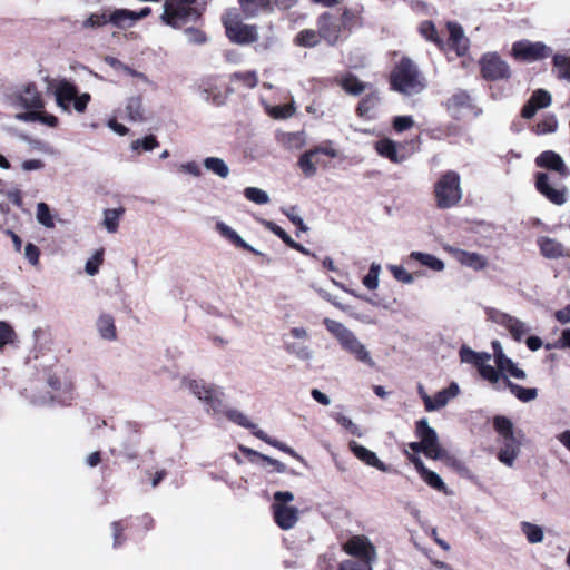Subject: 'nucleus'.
Masks as SVG:
<instances>
[{
    "label": "nucleus",
    "instance_id": "obj_62",
    "mask_svg": "<svg viewBox=\"0 0 570 570\" xmlns=\"http://www.w3.org/2000/svg\"><path fill=\"white\" fill-rule=\"evenodd\" d=\"M379 98L374 94L367 95L357 107V112L360 116H367L370 111L376 106Z\"/></svg>",
    "mask_w": 570,
    "mask_h": 570
},
{
    "label": "nucleus",
    "instance_id": "obj_58",
    "mask_svg": "<svg viewBox=\"0 0 570 570\" xmlns=\"http://www.w3.org/2000/svg\"><path fill=\"white\" fill-rule=\"evenodd\" d=\"M558 129V120L554 116H549L535 126L537 135H546L554 132Z\"/></svg>",
    "mask_w": 570,
    "mask_h": 570
},
{
    "label": "nucleus",
    "instance_id": "obj_47",
    "mask_svg": "<svg viewBox=\"0 0 570 570\" xmlns=\"http://www.w3.org/2000/svg\"><path fill=\"white\" fill-rule=\"evenodd\" d=\"M37 222L46 228L55 227V219L49 206L46 203H38L36 210Z\"/></svg>",
    "mask_w": 570,
    "mask_h": 570
},
{
    "label": "nucleus",
    "instance_id": "obj_46",
    "mask_svg": "<svg viewBox=\"0 0 570 570\" xmlns=\"http://www.w3.org/2000/svg\"><path fill=\"white\" fill-rule=\"evenodd\" d=\"M552 62L558 69V77L570 82V56L557 53L552 57Z\"/></svg>",
    "mask_w": 570,
    "mask_h": 570
},
{
    "label": "nucleus",
    "instance_id": "obj_4",
    "mask_svg": "<svg viewBox=\"0 0 570 570\" xmlns=\"http://www.w3.org/2000/svg\"><path fill=\"white\" fill-rule=\"evenodd\" d=\"M294 494L289 491H277L273 494L271 505L274 521L282 530L293 529L299 520L301 511L294 507Z\"/></svg>",
    "mask_w": 570,
    "mask_h": 570
},
{
    "label": "nucleus",
    "instance_id": "obj_5",
    "mask_svg": "<svg viewBox=\"0 0 570 570\" xmlns=\"http://www.w3.org/2000/svg\"><path fill=\"white\" fill-rule=\"evenodd\" d=\"M223 22L232 42L247 45L255 42L258 38L256 26L243 23L236 16L227 14Z\"/></svg>",
    "mask_w": 570,
    "mask_h": 570
},
{
    "label": "nucleus",
    "instance_id": "obj_60",
    "mask_svg": "<svg viewBox=\"0 0 570 570\" xmlns=\"http://www.w3.org/2000/svg\"><path fill=\"white\" fill-rule=\"evenodd\" d=\"M106 23H109L108 21V13H92L90 14L83 22V28H99L105 26Z\"/></svg>",
    "mask_w": 570,
    "mask_h": 570
},
{
    "label": "nucleus",
    "instance_id": "obj_34",
    "mask_svg": "<svg viewBox=\"0 0 570 570\" xmlns=\"http://www.w3.org/2000/svg\"><path fill=\"white\" fill-rule=\"evenodd\" d=\"M410 259H414L419 262L421 265L434 271L442 272L445 267L443 261L438 258L436 256L423 252H412L409 255Z\"/></svg>",
    "mask_w": 570,
    "mask_h": 570
},
{
    "label": "nucleus",
    "instance_id": "obj_39",
    "mask_svg": "<svg viewBox=\"0 0 570 570\" xmlns=\"http://www.w3.org/2000/svg\"><path fill=\"white\" fill-rule=\"evenodd\" d=\"M446 106L458 117L463 109L470 108L471 98L466 91H458L448 100Z\"/></svg>",
    "mask_w": 570,
    "mask_h": 570
},
{
    "label": "nucleus",
    "instance_id": "obj_16",
    "mask_svg": "<svg viewBox=\"0 0 570 570\" xmlns=\"http://www.w3.org/2000/svg\"><path fill=\"white\" fill-rule=\"evenodd\" d=\"M535 163L539 167L557 171L561 177H568L570 174L562 157L552 150L541 153Z\"/></svg>",
    "mask_w": 570,
    "mask_h": 570
},
{
    "label": "nucleus",
    "instance_id": "obj_31",
    "mask_svg": "<svg viewBox=\"0 0 570 570\" xmlns=\"http://www.w3.org/2000/svg\"><path fill=\"white\" fill-rule=\"evenodd\" d=\"M503 384L521 402L528 403V402L535 400L538 396L537 389L523 387L519 384L512 383L508 377H504Z\"/></svg>",
    "mask_w": 570,
    "mask_h": 570
},
{
    "label": "nucleus",
    "instance_id": "obj_32",
    "mask_svg": "<svg viewBox=\"0 0 570 570\" xmlns=\"http://www.w3.org/2000/svg\"><path fill=\"white\" fill-rule=\"evenodd\" d=\"M460 360L462 363L472 364L479 368L484 361H490L491 355L487 352H476L469 346L463 345L460 351Z\"/></svg>",
    "mask_w": 570,
    "mask_h": 570
},
{
    "label": "nucleus",
    "instance_id": "obj_17",
    "mask_svg": "<svg viewBox=\"0 0 570 570\" xmlns=\"http://www.w3.org/2000/svg\"><path fill=\"white\" fill-rule=\"evenodd\" d=\"M18 107L31 110L41 109L43 107L42 99L33 83L27 85L16 97Z\"/></svg>",
    "mask_w": 570,
    "mask_h": 570
},
{
    "label": "nucleus",
    "instance_id": "obj_44",
    "mask_svg": "<svg viewBox=\"0 0 570 570\" xmlns=\"http://www.w3.org/2000/svg\"><path fill=\"white\" fill-rule=\"evenodd\" d=\"M124 214L122 208L105 209L102 225L108 233L114 234L118 230L119 219Z\"/></svg>",
    "mask_w": 570,
    "mask_h": 570
},
{
    "label": "nucleus",
    "instance_id": "obj_52",
    "mask_svg": "<svg viewBox=\"0 0 570 570\" xmlns=\"http://www.w3.org/2000/svg\"><path fill=\"white\" fill-rule=\"evenodd\" d=\"M226 415L230 421H233L234 423H236L243 428L252 430L253 433H254V431L259 430L258 426L256 424L252 423L250 420L247 417V415H245L240 411L229 410V411H227Z\"/></svg>",
    "mask_w": 570,
    "mask_h": 570
},
{
    "label": "nucleus",
    "instance_id": "obj_40",
    "mask_svg": "<svg viewBox=\"0 0 570 570\" xmlns=\"http://www.w3.org/2000/svg\"><path fill=\"white\" fill-rule=\"evenodd\" d=\"M318 163L320 160L316 158L315 151H313L312 149L303 153L298 159V166L305 177H313L316 175V164Z\"/></svg>",
    "mask_w": 570,
    "mask_h": 570
},
{
    "label": "nucleus",
    "instance_id": "obj_12",
    "mask_svg": "<svg viewBox=\"0 0 570 570\" xmlns=\"http://www.w3.org/2000/svg\"><path fill=\"white\" fill-rule=\"evenodd\" d=\"M480 63L482 76L488 80H503L509 79L511 76L509 65L497 53H485Z\"/></svg>",
    "mask_w": 570,
    "mask_h": 570
},
{
    "label": "nucleus",
    "instance_id": "obj_50",
    "mask_svg": "<svg viewBox=\"0 0 570 570\" xmlns=\"http://www.w3.org/2000/svg\"><path fill=\"white\" fill-rule=\"evenodd\" d=\"M244 196L247 200L257 205H265L271 200L269 195L265 190L257 187H246L244 189Z\"/></svg>",
    "mask_w": 570,
    "mask_h": 570
},
{
    "label": "nucleus",
    "instance_id": "obj_3",
    "mask_svg": "<svg viewBox=\"0 0 570 570\" xmlns=\"http://www.w3.org/2000/svg\"><path fill=\"white\" fill-rule=\"evenodd\" d=\"M463 197L461 176L454 170L443 173L434 184L436 207L448 209L456 206Z\"/></svg>",
    "mask_w": 570,
    "mask_h": 570
},
{
    "label": "nucleus",
    "instance_id": "obj_26",
    "mask_svg": "<svg viewBox=\"0 0 570 570\" xmlns=\"http://www.w3.org/2000/svg\"><path fill=\"white\" fill-rule=\"evenodd\" d=\"M448 30L451 47L455 50L458 56H463L469 48V39L465 37L463 29L458 23L449 22Z\"/></svg>",
    "mask_w": 570,
    "mask_h": 570
},
{
    "label": "nucleus",
    "instance_id": "obj_20",
    "mask_svg": "<svg viewBox=\"0 0 570 570\" xmlns=\"http://www.w3.org/2000/svg\"><path fill=\"white\" fill-rule=\"evenodd\" d=\"M410 460L414 464L415 470L426 484H429L431 488L438 491L446 490V485L442 478L438 473L429 470L419 456L410 455Z\"/></svg>",
    "mask_w": 570,
    "mask_h": 570
},
{
    "label": "nucleus",
    "instance_id": "obj_8",
    "mask_svg": "<svg viewBox=\"0 0 570 570\" xmlns=\"http://www.w3.org/2000/svg\"><path fill=\"white\" fill-rule=\"evenodd\" d=\"M343 550L353 557L358 558L357 561L373 563L376 558V549L370 539L365 535H353L343 546Z\"/></svg>",
    "mask_w": 570,
    "mask_h": 570
},
{
    "label": "nucleus",
    "instance_id": "obj_33",
    "mask_svg": "<svg viewBox=\"0 0 570 570\" xmlns=\"http://www.w3.org/2000/svg\"><path fill=\"white\" fill-rule=\"evenodd\" d=\"M203 165L206 170L210 171L212 174L216 175L222 179H226L230 174L228 165L223 158L219 157H206L203 160Z\"/></svg>",
    "mask_w": 570,
    "mask_h": 570
},
{
    "label": "nucleus",
    "instance_id": "obj_37",
    "mask_svg": "<svg viewBox=\"0 0 570 570\" xmlns=\"http://www.w3.org/2000/svg\"><path fill=\"white\" fill-rule=\"evenodd\" d=\"M520 530L529 543L538 544L543 542L544 531L542 527L529 521H522L520 522Z\"/></svg>",
    "mask_w": 570,
    "mask_h": 570
},
{
    "label": "nucleus",
    "instance_id": "obj_15",
    "mask_svg": "<svg viewBox=\"0 0 570 570\" xmlns=\"http://www.w3.org/2000/svg\"><path fill=\"white\" fill-rule=\"evenodd\" d=\"M444 249L461 265L472 268L473 271H482L488 266V259L483 255L475 252H468L453 246H445Z\"/></svg>",
    "mask_w": 570,
    "mask_h": 570
},
{
    "label": "nucleus",
    "instance_id": "obj_18",
    "mask_svg": "<svg viewBox=\"0 0 570 570\" xmlns=\"http://www.w3.org/2000/svg\"><path fill=\"white\" fill-rule=\"evenodd\" d=\"M460 393L458 383L452 382L446 389L439 391L433 397L426 400V411L434 412L443 409Z\"/></svg>",
    "mask_w": 570,
    "mask_h": 570
},
{
    "label": "nucleus",
    "instance_id": "obj_21",
    "mask_svg": "<svg viewBox=\"0 0 570 570\" xmlns=\"http://www.w3.org/2000/svg\"><path fill=\"white\" fill-rule=\"evenodd\" d=\"M348 446L350 450L354 453V455L365 464L374 466L382 472L387 471L386 464L382 462L373 451L366 449L365 446L358 444L355 441H351Z\"/></svg>",
    "mask_w": 570,
    "mask_h": 570
},
{
    "label": "nucleus",
    "instance_id": "obj_19",
    "mask_svg": "<svg viewBox=\"0 0 570 570\" xmlns=\"http://www.w3.org/2000/svg\"><path fill=\"white\" fill-rule=\"evenodd\" d=\"M501 448L498 460L505 466L512 468L521 451V443L517 438L500 440Z\"/></svg>",
    "mask_w": 570,
    "mask_h": 570
},
{
    "label": "nucleus",
    "instance_id": "obj_49",
    "mask_svg": "<svg viewBox=\"0 0 570 570\" xmlns=\"http://www.w3.org/2000/svg\"><path fill=\"white\" fill-rule=\"evenodd\" d=\"M320 32L312 29H305L297 33L295 43L301 47H314L318 43Z\"/></svg>",
    "mask_w": 570,
    "mask_h": 570
},
{
    "label": "nucleus",
    "instance_id": "obj_7",
    "mask_svg": "<svg viewBox=\"0 0 570 570\" xmlns=\"http://www.w3.org/2000/svg\"><path fill=\"white\" fill-rule=\"evenodd\" d=\"M196 0H165L161 20L171 27H180L195 12L191 4Z\"/></svg>",
    "mask_w": 570,
    "mask_h": 570
},
{
    "label": "nucleus",
    "instance_id": "obj_55",
    "mask_svg": "<svg viewBox=\"0 0 570 570\" xmlns=\"http://www.w3.org/2000/svg\"><path fill=\"white\" fill-rule=\"evenodd\" d=\"M387 268L392 273L393 277L403 284H412L414 282V276L410 272H407L401 265H389Z\"/></svg>",
    "mask_w": 570,
    "mask_h": 570
},
{
    "label": "nucleus",
    "instance_id": "obj_64",
    "mask_svg": "<svg viewBox=\"0 0 570 570\" xmlns=\"http://www.w3.org/2000/svg\"><path fill=\"white\" fill-rule=\"evenodd\" d=\"M340 570H373L372 563L356 560H345L340 564Z\"/></svg>",
    "mask_w": 570,
    "mask_h": 570
},
{
    "label": "nucleus",
    "instance_id": "obj_14",
    "mask_svg": "<svg viewBox=\"0 0 570 570\" xmlns=\"http://www.w3.org/2000/svg\"><path fill=\"white\" fill-rule=\"evenodd\" d=\"M150 12L151 10L149 7H145L140 11L116 9L108 13V21L116 28L127 29L132 27L138 20L149 16Z\"/></svg>",
    "mask_w": 570,
    "mask_h": 570
},
{
    "label": "nucleus",
    "instance_id": "obj_22",
    "mask_svg": "<svg viewBox=\"0 0 570 570\" xmlns=\"http://www.w3.org/2000/svg\"><path fill=\"white\" fill-rule=\"evenodd\" d=\"M541 254L548 259H558L568 256L566 247L559 240L542 236L538 238Z\"/></svg>",
    "mask_w": 570,
    "mask_h": 570
},
{
    "label": "nucleus",
    "instance_id": "obj_25",
    "mask_svg": "<svg viewBox=\"0 0 570 570\" xmlns=\"http://www.w3.org/2000/svg\"><path fill=\"white\" fill-rule=\"evenodd\" d=\"M240 9L248 19L257 17L262 12L273 13L272 0H239Z\"/></svg>",
    "mask_w": 570,
    "mask_h": 570
},
{
    "label": "nucleus",
    "instance_id": "obj_6",
    "mask_svg": "<svg viewBox=\"0 0 570 570\" xmlns=\"http://www.w3.org/2000/svg\"><path fill=\"white\" fill-rule=\"evenodd\" d=\"M511 53L517 60L534 62L551 56L552 49L541 41L524 39L512 45Z\"/></svg>",
    "mask_w": 570,
    "mask_h": 570
},
{
    "label": "nucleus",
    "instance_id": "obj_29",
    "mask_svg": "<svg viewBox=\"0 0 570 570\" xmlns=\"http://www.w3.org/2000/svg\"><path fill=\"white\" fill-rule=\"evenodd\" d=\"M375 150L380 156L387 158L395 164H400L405 159L403 155H399L397 144L389 138L380 139L376 141Z\"/></svg>",
    "mask_w": 570,
    "mask_h": 570
},
{
    "label": "nucleus",
    "instance_id": "obj_11",
    "mask_svg": "<svg viewBox=\"0 0 570 570\" xmlns=\"http://www.w3.org/2000/svg\"><path fill=\"white\" fill-rule=\"evenodd\" d=\"M535 187L552 204L561 206L567 203V188L561 184L552 181L550 175L539 173L535 179Z\"/></svg>",
    "mask_w": 570,
    "mask_h": 570
},
{
    "label": "nucleus",
    "instance_id": "obj_43",
    "mask_svg": "<svg viewBox=\"0 0 570 570\" xmlns=\"http://www.w3.org/2000/svg\"><path fill=\"white\" fill-rule=\"evenodd\" d=\"M126 114L132 121H140L144 119L142 99L140 96H134L126 101Z\"/></svg>",
    "mask_w": 570,
    "mask_h": 570
},
{
    "label": "nucleus",
    "instance_id": "obj_45",
    "mask_svg": "<svg viewBox=\"0 0 570 570\" xmlns=\"http://www.w3.org/2000/svg\"><path fill=\"white\" fill-rule=\"evenodd\" d=\"M494 429L498 432L500 440L512 439L514 436L513 424L511 420L505 416H497L493 421Z\"/></svg>",
    "mask_w": 570,
    "mask_h": 570
},
{
    "label": "nucleus",
    "instance_id": "obj_53",
    "mask_svg": "<svg viewBox=\"0 0 570 570\" xmlns=\"http://www.w3.org/2000/svg\"><path fill=\"white\" fill-rule=\"evenodd\" d=\"M381 273V265L372 263L368 273L363 278V285L368 289H376L379 286V276Z\"/></svg>",
    "mask_w": 570,
    "mask_h": 570
},
{
    "label": "nucleus",
    "instance_id": "obj_35",
    "mask_svg": "<svg viewBox=\"0 0 570 570\" xmlns=\"http://www.w3.org/2000/svg\"><path fill=\"white\" fill-rule=\"evenodd\" d=\"M277 141L287 149L297 150L304 147L306 137L303 131L282 132L277 136Z\"/></svg>",
    "mask_w": 570,
    "mask_h": 570
},
{
    "label": "nucleus",
    "instance_id": "obj_27",
    "mask_svg": "<svg viewBox=\"0 0 570 570\" xmlns=\"http://www.w3.org/2000/svg\"><path fill=\"white\" fill-rule=\"evenodd\" d=\"M199 89L206 101H209L218 106L224 104L225 96L223 95L215 79H203L199 85Z\"/></svg>",
    "mask_w": 570,
    "mask_h": 570
},
{
    "label": "nucleus",
    "instance_id": "obj_10",
    "mask_svg": "<svg viewBox=\"0 0 570 570\" xmlns=\"http://www.w3.org/2000/svg\"><path fill=\"white\" fill-rule=\"evenodd\" d=\"M345 16L324 13L318 19L320 36L330 45H335L341 38L343 28L345 27Z\"/></svg>",
    "mask_w": 570,
    "mask_h": 570
},
{
    "label": "nucleus",
    "instance_id": "obj_63",
    "mask_svg": "<svg viewBox=\"0 0 570 570\" xmlns=\"http://www.w3.org/2000/svg\"><path fill=\"white\" fill-rule=\"evenodd\" d=\"M295 112V107L293 105H282L275 106L269 110V115L276 119H287L291 118Z\"/></svg>",
    "mask_w": 570,
    "mask_h": 570
},
{
    "label": "nucleus",
    "instance_id": "obj_51",
    "mask_svg": "<svg viewBox=\"0 0 570 570\" xmlns=\"http://www.w3.org/2000/svg\"><path fill=\"white\" fill-rule=\"evenodd\" d=\"M232 81L240 82L246 88H255L258 77L255 71L235 72L230 76Z\"/></svg>",
    "mask_w": 570,
    "mask_h": 570
},
{
    "label": "nucleus",
    "instance_id": "obj_56",
    "mask_svg": "<svg viewBox=\"0 0 570 570\" xmlns=\"http://www.w3.org/2000/svg\"><path fill=\"white\" fill-rule=\"evenodd\" d=\"M538 108H547L552 102V97L549 91L544 89H537L531 95L530 99Z\"/></svg>",
    "mask_w": 570,
    "mask_h": 570
},
{
    "label": "nucleus",
    "instance_id": "obj_38",
    "mask_svg": "<svg viewBox=\"0 0 570 570\" xmlns=\"http://www.w3.org/2000/svg\"><path fill=\"white\" fill-rule=\"evenodd\" d=\"M335 81L340 85L347 94L357 96L366 89V83L360 81L353 75H345L336 77Z\"/></svg>",
    "mask_w": 570,
    "mask_h": 570
},
{
    "label": "nucleus",
    "instance_id": "obj_42",
    "mask_svg": "<svg viewBox=\"0 0 570 570\" xmlns=\"http://www.w3.org/2000/svg\"><path fill=\"white\" fill-rule=\"evenodd\" d=\"M97 330L99 335L104 340L114 341L116 340V326L112 316L102 314L97 321Z\"/></svg>",
    "mask_w": 570,
    "mask_h": 570
},
{
    "label": "nucleus",
    "instance_id": "obj_57",
    "mask_svg": "<svg viewBox=\"0 0 570 570\" xmlns=\"http://www.w3.org/2000/svg\"><path fill=\"white\" fill-rule=\"evenodd\" d=\"M104 261V250L99 249L86 262L85 271L88 275L94 276L99 272V266Z\"/></svg>",
    "mask_w": 570,
    "mask_h": 570
},
{
    "label": "nucleus",
    "instance_id": "obj_24",
    "mask_svg": "<svg viewBox=\"0 0 570 570\" xmlns=\"http://www.w3.org/2000/svg\"><path fill=\"white\" fill-rule=\"evenodd\" d=\"M216 230L219 233V235L235 245L236 247L249 250L256 255H261L262 253L254 247H252L248 243H246L236 230H234L230 226H228L224 222H217L215 226Z\"/></svg>",
    "mask_w": 570,
    "mask_h": 570
},
{
    "label": "nucleus",
    "instance_id": "obj_41",
    "mask_svg": "<svg viewBox=\"0 0 570 570\" xmlns=\"http://www.w3.org/2000/svg\"><path fill=\"white\" fill-rule=\"evenodd\" d=\"M490 361H484L482 365L478 368L479 374L482 379L487 380L490 384H492L495 389H500V382L505 376H503V372L498 367H493L489 364Z\"/></svg>",
    "mask_w": 570,
    "mask_h": 570
},
{
    "label": "nucleus",
    "instance_id": "obj_1",
    "mask_svg": "<svg viewBox=\"0 0 570 570\" xmlns=\"http://www.w3.org/2000/svg\"><path fill=\"white\" fill-rule=\"evenodd\" d=\"M323 324L336 338L341 348L353 356L355 361L368 367L375 366V361L372 357L371 352L348 327L343 323L328 317L323 320Z\"/></svg>",
    "mask_w": 570,
    "mask_h": 570
},
{
    "label": "nucleus",
    "instance_id": "obj_23",
    "mask_svg": "<svg viewBox=\"0 0 570 570\" xmlns=\"http://www.w3.org/2000/svg\"><path fill=\"white\" fill-rule=\"evenodd\" d=\"M78 90L75 85L67 80H60L55 87L57 105L69 111V106L76 98Z\"/></svg>",
    "mask_w": 570,
    "mask_h": 570
},
{
    "label": "nucleus",
    "instance_id": "obj_36",
    "mask_svg": "<svg viewBox=\"0 0 570 570\" xmlns=\"http://www.w3.org/2000/svg\"><path fill=\"white\" fill-rule=\"evenodd\" d=\"M104 60L108 66H110L116 71L125 73L130 77H135L145 83H149V79L147 78V76L145 73L130 68L129 66L121 62L119 59L111 57V56H107V57H105Z\"/></svg>",
    "mask_w": 570,
    "mask_h": 570
},
{
    "label": "nucleus",
    "instance_id": "obj_59",
    "mask_svg": "<svg viewBox=\"0 0 570 570\" xmlns=\"http://www.w3.org/2000/svg\"><path fill=\"white\" fill-rule=\"evenodd\" d=\"M159 146L157 138L154 135H148L142 139H137L131 142V149L137 150L138 148H142L146 151L154 150Z\"/></svg>",
    "mask_w": 570,
    "mask_h": 570
},
{
    "label": "nucleus",
    "instance_id": "obj_30",
    "mask_svg": "<svg viewBox=\"0 0 570 570\" xmlns=\"http://www.w3.org/2000/svg\"><path fill=\"white\" fill-rule=\"evenodd\" d=\"M16 118L24 122L40 121L52 128L58 125L56 116L42 112L40 109L17 114Z\"/></svg>",
    "mask_w": 570,
    "mask_h": 570
},
{
    "label": "nucleus",
    "instance_id": "obj_9",
    "mask_svg": "<svg viewBox=\"0 0 570 570\" xmlns=\"http://www.w3.org/2000/svg\"><path fill=\"white\" fill-rule=\"evenodd\" d=\"M487 315L491 322L504 326L518 342L531 331L527 323L499 309L491 308L488 311Z\"/></svg>",
    "mask_w": 570,
    "mask_h": 570
},
{
    "label": "nucleus",
    "instance_id": "obj_48",
    "mask_svg": "<svg viewBox=\"0 0 570 570\" xmlns=\"http://www.w3.org/2000/svg\"><path fill=\"white\" fill-rule=\"evenodd\" d=\"M254 435L256 438H258L259 440L273 445L274 448H277L279 449L281 451L296 458V459H301V456L292 449L289 448L288 445H286L285 443H282L275 439H272L269 438L263 430H256L254 431Z\"/></svg>",
    "mask_w": 570,
    "mask_h": 570
},
{
    "label": "nucleus",
    "instance_id": "obj_2",
    "mask_svg": "<svg viewBox=\"0 0 570 570\" xmlns=\"http://www.w3.org/2000/svg\"><path fill=\"white\" fill-rule=\"evenodd\" d=\"M391 86L397 92L412 96L422 92L426 82L416 65L411 59L403 58L391 73Z\"/></svg>",
    "mask_w": 570,
    "mask_h": 570
},
{
    "label": "nucleus",
    "instance_id": "obj_28",
    "mask_svg": "<svg viewBox=\"0 0 570 570\" xmlns=\"http://www.w3.org/2000/svg\"><path fill=\"white\" fill-rule=\"evenodd\" d=\"M185 387L197 399L207 404L214 403V390L207 386L202 380H184Z\"/></svg>",
    "mask_w": 570,
    "mask_h": 570
},
{
    "label": "nucleus",
    "instance_id": "obj_54",
    "mask_svg": "<svg viewBox=\"0 0 570 570\" xmlns=\"http://www.w3.org/2000/svg\"><path fill=\"white\" fill-rule=\"evenodd\" d=\"M420 33L422 37H424L426 40L441 46L442 40L438 37L435 26L431 21H423L420 26Z\"/></svg>",
    "mask_w": 570,
    "mask_h": 570
},
{
    "label": "nucleus",
    "instance_id": "obj_13",
    "mask_svg": "<svg viewBox=\"0 0 570 570\" xmlns=\"http://www.w3.org/2000/svg\"><path fill=\"white\" fill-rule=\"evenodd\" d=\"M416 434L423 443V453L425 456L430 459H439L442 456L438 434L435 430L429 425L426 419H422L416 423Z\"/></svg>",
    "mask_w": 570,
    "mask_h": 570
},
{
    "label": "nucleus",
    "instance_id": "obj_61",
    "mask_svg": "<svg viewBox=\"0 0 570 570\" xmlns=\"http://www.w3.org/2000/svg\"><path fill=\"white\" fill-rule=\"evenodd\" d=\"M16 337L13 328L3 321H0V351L4 345L12 343Z\"/></svg>",
    "mask_w": 570,
    "mask_h": 570
}]
</instances>
